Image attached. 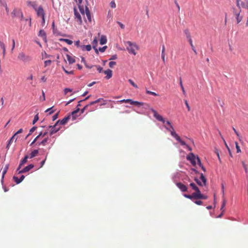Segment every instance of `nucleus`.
Returning <instances> with one entry per match:
<instances>
[{
    "instance_id": "obj_1",
    "label": "nucleus",
    "mask_w": 248,
    "mask_h": 248,
    "mask_svg": "<svg viewBox=\"0 0 248 248\" xmlns=\"http://www.w3.org/2000/svg\"><path fill=\"white\" fill-rule=\"evenodd\" d=\"M184 196L191 200L192 199L205 200L207 198V197L202 194L200 191H198V192H194L191 195L184 194Z\"/></svg>"
},
{
    "instance_id": "obj_2",
    "label": "nucleus",
    "mask_w": 248,
    "mask_h": 248,
    "mask_svg": "<svg viewBox=\"0 0 248 248\" xmlns=\"http://www.w3.org/2000/svg\"><path fill=\"white\" fill-rule=\"evenodd\" d=\"M17 59L20 61H21L24 63H29L32 60V58L31 56L26 55L24 52H20L18 56Z\"/></svg>"
},
{
    "instance_id": "obj_3",
    "label": "nucleus",
    "mask_w": 248,
    "mask_h": 248,
    "mask_svg": "<svg viewBox=\"0 0 248 248\" xmlns=\"http://www.w3.org/2000/svg\"><path fill=\"white\" fill-rule=\"evenodd\" d=\"M233 14L236 20L237 24H239L243 20V15L242 10H237L235 8L233 9Z\"/></svg>"
},
{
    "instance_id": "obj_4",
    "label": "nucleus",
    "mask_w": 248,
    "mask_h": 248,
    "mask_svg": "<svg viewBox=\"0 0 248 248\" xmlns=\"http://www.w3.org/2000/svg\"><path fill=\"white\" fill-rule=\"evenodd\" d=\"M128 46H127V50L129 53H132L134 55H136V50L139 49V47L136 45L135 43H132L130 41H127L126 42Z\"/></svg>"
},
{
    "instance_id": "obj_5",
    "label": "nucleus",
    "mask_w": 248,
    "mask_h": 248,
    "mask_svg": "<svg viewBox=\"0 0 248 248\" xmlns=\"http://www.w3.org/2000/svg\"><path fill=\"white\" fill-rule=\"evenodd\" d=\"M117 102H120L121 103H129L131 105H133L135 106H143L144 104L143 102H140L137 101H133L130 99H123L120 101H118Z\"/></svg>"
},
{
    "instance_id": "obj_6",
    "label": "nucleus",
    "mask_w": 248,
    "mask_h": 248,
    "mask_svg": "<svg viewBox=\"0 0 248 248\" xmlns=\"http://www.w3.org/2000/svg\"><path fill=\"white\" fill-rule=\"evenodd\" d=\"M47 128V130L50 128L49 131L50 136H52L57 132L61 128L60 127H58V125H56V123L54 125H49Z\"/></svg>"
},
{
    "instance_id": "obj_7",
    "label": "nucleus",
    "mask_w": 248,
    "mask_h": 248,
    "mask_svg": "<svg viewBox=\"0 0 248 248\" xmlns=\"http://www.w3.org/2000/svg\"><path fill=\"white\" fill-rule=\"evenodd\" d=\"M170 134L181 145H186V142L182 140L178 135L174 131V130H169Z\"/></svg>"
},
{
    "instance_id": "obj_8",
    "label": "nucleus",
    "mask_w": 248,
    "mask_h": 248,
    "mask_svg": "<svg viewBox=\"0 0 248 248\" xmlns=\"http://www.w3.org/2000/svg\"><path fill=\"white\" fill-rule=\"evenodd\" d=\"M12 14L15 16L20 18L21 20L24 19L23 13L20 9H15L12 12Z\"/></svg>"
},
{
    "instance_id": "obj_9",
    "label": "nucleus",
    "mask_w": 248,
    "mask_h": 248,
    "mask_svg": "<svg viewBox=\"0 0 248 248\" xmlns=\"http://www.w3.org/2000/svg\"><path fill=\"white\" fill-rule=\"evenodd\" d=\"M151 111L154 114V116L159 121H160L163 123H165V121L164 119L162 117V116L158 114L157 111L155 110L154 108H151Z\"/></svg>"
},
{
    "instance_id": "obj_10",
    "label": "nucleus",
    "mask_w": 248,
    "mask_h": 248,
    "mask_svg": "<svg viewBox=\"0 0 248 248\" xmlns=\"http://www.w3.org/2000/svg\"><path fill=\"white\" fill-rule=\"evenodd\" d=\"M48 130L47 129L44 132H40V133L39 134V135L34 139V140L31 143V145H32L34 143H35L37 141V140L39 139L40 137H45L47 135V134L48 133Z\"/></svg>"
},
{
    "instance_id": "obj_11",
    "label": "nucleus",
    "mask_w": 248,
    "mask_h": 248,
    "mask_svg": "<svg viewBox=\"0 0 248 248\" xmlns=\"http://www.w3.org/2000/svg\"><path fill=\"white\" fill-rule=\"evenodd\" d=\"M34 167V165L32 164H31L29 165L28 166L25 167L24 169H23L21 170H19L18 173H25L29 171L31 169H32Z\"/></svg>"
},
{
    "instance_id": "obj_12",
    "label": "nucleus",
    "mask_w": 248,
    "mask_h": 248,
    "mask_svg": "<svg viewBox=\"0 0 248 248\" xmlns=\"http://www.w3.org/2000/svg\"><path fill=\"white\" fill-rule=\"evenodd\" d=\"M70 115H68L66 117H65L62 120H59L56 122V125H58L59 124H60L61 125H64L65 124H66L68 122V121L70 119Z\"/></svg>"
},
{
    "instance_id": "obj_13",
    "label": "nucleus",
    "mask_w": 248,
    "mask_h": 248,
    "mask_svg": "<svg viewBox=\"0 0 248 248\" xmlns=\"http://www.w3.org/2000/svg\"><path fill=\"white\" fill-rule=\"evenodd\" d=\"M176 186L182 192H186L187 191V187L185 185L181 182L177 183L176 184Z\"/></svg>"
},
{
    "instance_id": "obj_14",
    "label": "nucleus",
    "mask_w": 248,
    "mask_h": 248,
    "mask_svg": "<svg viewBox=\"0 0 248 248\" xmlns=\"http://www.w3.org/2000/svg\"><path fill=\"white\" fill-rule=\"evenodd\" d=\"M35 10L38 16L42 17L45 16V12L42 6H40L38 8H37Z\"/></svg>"
},
{
    "instance_id": "obj_15",
    "label": "nucleus",
    "mask_w": 248,
    "mask_h": 248,
    "mask_svg": "<svg viewBox=\"0 0 248 248\" xmlns=\"http://www.w3.org/2000/svg\"><path fill=\"white\" fill-rule=\"evenodd\" d=\"M29 158V156L28 155H26L25 156L24 158L21 161L19 165V166L17 169V171H18V170H19L21 166L24 165L25 163H26L27 162V159Z\"/></svg>"
},
{
    "instance_id": "obj_16",
    "label": "nucleus",
    "mask_w": 248,
    "mask_h": 248,
    "mask_svg": "<svg viewBox=\"0 0 248 248\" xmlns=\"http://www.w3.org/2000/svg\"><path fill=\"white\" fill-rule=\"evenodd\" d=\"M74 15L75 17L77 18L78 21L79 22L80 24L82 23V18L80 15V14L78 13L76 8H74Z\"/></svg>"
},
{
    "instance_id": "obj_17",
    "label": "nucleus",
    "mask_w": 248,
    "mask_h": 248,
    "mask_svg": "<svg viewBox=\"0 0 248 248\" xmlns=\"http://www.w3.org/2000/svg\"><path fill=\"white\" fill-rule=\"evenodd\" d=\"M24 178L25 176L23 175H21L19 179H18L17 177L14 176L13 177V179L16 182V183L18 184L24 180Z\"/></svg>"
},
{
    "instance_id": "obj_18",
    "label": "nucleus",
    "mask_w": 248,
    "mask_h": 248,
    "mask_svg": "<svg viewBox=\"0 0 248 248\" xmlns=\"http://www.w3.org/2000/svg\"><path fill=\"white\" fill-rule=\"evenodd\" d=\"M80 49L82 51H90L92 49L91 46L90 45H81L80 46Z\"/></svg>"
},
{
    "instance_id": "obj_19",
    "label": "nucleus",
    "mask_w": 248,
    "mask_h": 248,
    "mask_svg": "<svg viewBox=\"0 0 248 248\" xmlns=\"http://www.w3.org/2000/svg\"><path fill=\"white\" fill-rule=\"evenodd\" d=\"M48 140V138H45L41 142H37L36 144L38 146L43 145L44 146H46V143Z\"/></svg>"
},
{
    "instance_id": "obj_20",
    "label": "nucleus",
    "mask_w": 248,
    "mask_h": 248,
    "mask_svg": "<svg viewBox=\"0 0 248 248\" xmlns=\"http://www.w3.org/2000/svg\"><path fill=\"white\" fill-rule=\"evenodd\" d=\"M104 73L107 75L106 77V78L107 79H109L110 78H111L112 77V71L110 69H108L107 70H105L104 71Z\"/></svg>"
},
{
    "instance_id": "obj_21",
    "label": "nucleus",
    "mask_w": 248,
    "mask_h": 248,
    "mask_svg": "<svg viewBox=\"0 0 248 248\" xmlns=\"http://www.w3.org/2000/svg\"><path fill=\"white\" fill-rule=\"evenodd\" d=\"M27 5L28 6H31L32 7L34 10H35L37 8V3L35 1H27Z\"/></svg>"
},
{
    "instance_id": "obj_22",
    "label": "nucleus",
    "mask_w": 248,
    "mask_h": 248,
    "mask_svg": "<svg viewBox=\"0 0 248 248\" xmlns=\"http://www.w3.org/2000/svg\"><path fill=\"white\" fill-rule=\"evenodd\" d=\"M85 14H86V16H87L88 20L89 21V22H91V20H92L91 15L90 12L87 7H86Z\"/></svg>"
},
{
    "instance_id": "obj_23",
    "label": "nucleus",
    "mask_w": 248,
    "mask_h": 248,
    "mask_svg": "<svg viewBox=\"0 0 248 248\" xmlns=\"http://www.w3.org/2000/svg\"><path fill=\"white\" fill-rule=\"evenodd\" d=\"M107 42V37L105 35H102L100 39V44L101 45L105 44Z\"/></svg>"
},
{
    "instance_id": "obj_24",
    "label": "nucleus",
    "mask_w": 248,
    "mask_h": 248,
    "mask_svg": "<svg viewBox=\"0 0 248 248\" xmlns=\"http://www.w3.org/2000/svg\"><path fill=\"white\" fill-rule=\"evenodd\" d=\"M66 58L70 64L73 63L75 62V58L68 54L66 55Z\"/></svg>"
},
{
    "instance_id": "obj_25",
    "label": "nucleus",
    "mask_w": 248,
    "mask_h": 248,
    "mask_svg": "<svg viewBox=\"0 0 248 248\" xmlns=\"http://www.w3.org/2000/svg\"><path fill=\"white\" fill-rule=\"evenodd\" d=\"M189 186L190 187H191L193 190L195 191V192H198V191H200L198 186L194 183H190Z\"/></svg>"
},
{
    "instance_id": "obj_26",
    "label": "nucleus",
    "mask_w": 248,
    "mask_h": 248,
    "mask_svg": "<svg viewBox=\"0 0 248 248\" xmlns=\"http://www.w3.org/2000/svg\"><path fill=\"white\" fill-rule=\"evenodd\" d=\"M38 154V150H34L30 154V155H29V158H33L34 157L36 156Z\"/></svg>"
},
{
    "instance_id": "obj_27",
    "label": "nucleus",
    "mask_w": 248,
    "mask_h": 248,
    "mask_svg": "<svg viewBox=\"0 0 248 248\" xmlns=\"http://www.w3.org/2000/svg\"><path fill=\"white\" fill-rule=\"evenodd\" d=\"M194 158H197V157H196L195 156V155L192 153H190L187 156H186V159L188 160H189L190 161H192V160H193V159Z\"/></svg>"
},
{
    "instance_id": "obj_28",
    "label": "nucleus",
    "mask_w": 248,
    "mask_h": 248,
    "mask_svg": "<svg viewBox=\"0 0 248 248\" xmlns=\"http://www.w3.org/2000/svg\"><path fill=\"white\" fill-rule=\"evenodd\" d=\"M187 40L191 39L190 33L188 29H185L184 31Z\"/></svg>"
},
{
    "instance_id": "obj_29",
    "label": "nucleus",
    "mask_w": 248,
    "mask_h": 248,
    "mask_svg": "<svg viewBox=\"0 0 248 248\" xmlns=\"http://www.w3.org/2000/svg\"><path fill=\"white\" fill-rule=\"evenodd\" d=\"M38 35L43 38H46V34L45 32L43 30H40L39 32Z\"/></svg>"
},
{
    "instance_id": "obj_30",
    "label": "nucleus",
    "mask_w": 248,
    "mask_h": 248,
    "mask_svg": "<svg viewBox=\"0 0 248 248\" xmlns=\"http://www.w3.org/2000/svg\"><path fill=\"white\" fill-rule=\"evenodd\" d=\"M197 161H198V164L199 165V166L201 167L202 169L204 171H205V168L203 166V165L202 164V163H201V161L200 160V159L199 158V157L198 156H197Z\"/></svg>"
},
{
    "instance_id": "obj_31",
    "label": "nucleus",
    "mask_w": 248,
    "mask_h": 248,
    "mask_svg": "<svg viewBox=\"0 0 248 248\" xmlns=\"http://www.w3.org/2000/svg\"><path fill=\"white\" fill-rule=\"evenodd\" d=\"M60 40L64 41L69 45H72L73 44V41L68 39H60Z\"/></svg>"
},
{
    "instance_id": "obj_32",
    "label": "nucleus",
    "mask_w": 248,
    "mask_h": 248,
    "mask_svg": "<svg viewBox=\"0 0 248 248\" xmlns=\"http://www.w3.org/2000/svg\"><path fill=\"white\" fill-rule=\"evenodd\" d=\"M241 163H242V165L245 170V171L246 173H247L248 172V166L246 164L245 162L244 161H241Z\"/></svg>"
},
{
    "instance_id": "obj_33",
    "label": "nucleus",
    "mask_w": 248,
    "mask_h": 248,
    "mask_svg": "<svg viewBox=\"0 0 248 248\" xmlns=\"http://www.w3.org/2000/svg\"><path fill=\"white\" fill-rule=\"evenodd\" d=\"M97 38L96 37H95L92 42L93 47V48H95V47L97 46Z\"/></svg>"
},
{
    "instance_id": "obj_34",
    "label": "nucleus",
    "mask_w": 248,
    "mask_h": 248,
    "mask_svg": "<svg viewBox=\"0 0 248 248\" xmlns=\"http://www.w3.org/2000/svg\"><path fill=\"white\" fill-rule=\"evenodd\" d=\"M102 100H103V98H99V99H97L95 101H92L91 103H90V105H91H91H94L95 104H96V103H99L100 102H101Z\"/></svg>"
},
{
    "instance_id": "obj_35",
    "label": "nucleus",
    "mask_w": 248,
    "mask_h": 248,
    "mask_svg": "<svg viewBox=\"0 0 248 248\" xmlns=\"http://www.w3.org/2000/svg\"><path fill=\"white\" fill-rule=\"evenodd\" d=\"M37 127L36 126H33L32 127L29 131V134H28L27 137H28L32 134V133L36 130Z\"/></svg>"
},
{
    "instance_id": "obj_36",
    "label": "nucleus",
    "mask_w": 248,
    "mask_h": 248,
    "mask_svg": "<svg viewBox=\"0 0 248 248\" xmlns=\"http://www.w3.org/2000/svg\"><path fill=\"white\" fill-rule=\"evenodd\" d=\"M200 179H201L202 181V182L203 184H204L205 185L206 182V179L202 173H201V174Z\"/></svg>"
},
{
    "instance_id": "obj_37",
    "label": "nucleus",
    "mask_w": 248,
    "mask_h": 248,
    "mask_svg": "<svg viewBox=\"0 0 248 248\" xmlns=\"http://www.w3.org/2000/svg\"><path fill=\"white\" fill-rule=\"evenodd\" d=\"M79 108H78L76 110L73 111L72 113H71V115L73 117V120H75L76 119V116H74V114H77L79 111Z\"/></svg>"
},
{
    "instance_id": "obj_38",
    "label": "nucleus",
    "mask_w": 248,
    "mask_h": 248,
    "mask_svg": "<svg viewBox=\"0 0 248 248\" xmlns=\"http://www.w3.org/2000/svg\"><path fill=\"white\" fill-rule=\"evenodd\" d=\"M146 93L147 94H151V95H154V96H157L158 95L155 93L150 91L147 90H146Z\"/></svg>"
},
{
    "instance_id": "obj_39",
    "label": "nucleus",
    "mask_w": 248,
    "mask_h": 248,
    "mask_svg": "<svg viewBox=\"0 0 248 248\" xmlns=\"http://www.w3.org/2000/svg\"><path fill=\"white\" fill-rule=\"evenodd\" d=\"M8 169V165H6L2 171V180L3 179L4 175L6 173Z\"/></svg>"
},
{
    "instance_id": "obj_40",
    "label": "nucleus",
    "mask_w": 248,
    "mask_h": 248,
    "mask_svg": "<svg viewBox=\"0 0 248 248\" xmlns=\"http://www.w3.org/2000/svg\"><path fill=\"white\" fill-rule=\"evenodd\" d=\"M235 144L236 148V152L237 153H240L241 152V150L240 149V146L238 145V143L237 142H235Z\"/></svg>"
},
{
    "instance_id": "obj_41",
    "label": "nucleus",
    "mask_w": 248,
    "mask_h": 248,
    "mask_svg": "<svg viewBox=\"0 0 248 248\" xmlns=\"http://www.w3.org/2000/svg\"><path fill=\"white\" fill-rule=\"evenodd\" d=\"M39 120L38 114H37L34 117V119L32 121V124H34Z\"/></svg>"
},
{
    "instance_id": "obj_42",
    "label": "nucleus",
    "mask_w": 248,
    "mask_h": 248,
    "mask_svg": "<svg viewBox=\"0 0 248 248\" xmlns=\"http://www.w3.org/2000/svg\"><path fill=\"white\" fill-rule=\"evenodd\" d=\"M128 82L130 83V84L133 86L134 87L136 88H138V86L134 82V81L131 79H129L128 80Z\"/></svg>"
},
{
    "instance_id": "obj_43",
    "label": "nucleus",
    "mask_w": 248,
    "mask_h": 248,
    "mask_svg": "<svg viewBox=\"0 0 248 248\" xmlns=\"http://www.w3.org/2000/svg\"><path fill=\"white\" fill-rule=\"evenodd\" d=\"M0 47H1V48L3 50V53L4 55L5 53V51H6L5 46L3 43H1V42H0Z\"/></svg>"
},
{
    "instance_id": "obj_44",
    "label": "nucleus",
    "mask_w": 248,
    "mask_h": 248,
    "mask_svg": "<svg viewBox=\"0 0 248 248\" xmlns=\"http://www.w3.org/2000/svg\"><path fill=\"white\" fill-rule=\"evenodd\" d=\"M195 181L197 182V183L199 185V186H204L205 185L204 184H203L202 183V181H200L199 179H198L197 178H195Z\"/></svg>"
},
{
    "instance_id": "obj_45",
    "label": "nucleus",
    "mask_w": 248,
    "mask_h": 248,
    "mask_svg": "<svg viewBox=\"0 0 248 248\" xmlns=\"http://www.w3.org/2000/svg\"><path fill=\"white\" fill-rule=\"evenodd\" d=\"M116 64L115 62L111 61L109 62V66L111 68H112L114 65Z\"/></svg>"
},
{
    "instance_id": "obj_46",
    "label": "nucleus",
    "mask_w": 248,
    "mask_h": 248,
    "mask_svg": "<svg viewBox=\"0 0 248 248\" xmlns=\"http://www.w3.org/2000/svg\"><path fill=\"white\" fill-rule=\"evenodd\" d=\"M107 48V46H104L102 47H99V50L101 52H104Z\"/></svg>"
},
{
    "instance_id": "obj_47",
    "label": "nucleus",
    "mask_w": 248,
    "mask_h": 248,
    "mask_svg": "<svg viewBox=\"0 0 248 248\" xmlns=\"http://www.w3.org/2000/svg\"><path fill=\"white\" fill-rule=\"evenodd\" d=\"M91 106V105H90V104L86 105L81 110V113H83L85 110L87 109L88 108L89 106Z\"/></svg>"
},
{
    "instance_id": "obj_48",
    "label": "nucleus",
    "mask_w": 248,
    "mask_h": 248,
    "mask_svg": "<svg viewBox=\"0 0 248 248\" xmlns=\"http://www.w3.org/2000/svg\"><path fill=\"white\" fill-rule=\"evenodd\" d=\"M45 66H46L47 65H50L51 63V60H47L45 62Z\"/></svg>"
},
{
    "instance_id": "obj_49",
    "label": "nucleus",
    "mask_w": 248,
    "mask_h": 248,
    "mask_svg": "<svg viewBox=\"0 0 248 248\" xmlns=\"http://www.w3.org/2000/svg\"><path fill=\"white\" fill-rule=\"evenodd\" d=\"M80 42L79 40H78L75 42V46H76L80 48V46L81 45H80Z\"/></svg>"
},
{
    "instance_id": "obj_50",
    "label": "nucleus",
    "mask_w": 248,
    "mask_h": 248,
    "mask_svg": "<svg viewBox=\"0 0 248 248\" xmlns=\"http://www.w3.org/2000/svg\"><path fill=\"white\" fill-rule=\"evenodd\" d=\"M79 11H80L81 14L83 15H84L85 12H84L83 8L81 7V6H79Z\"/></svg>"
},
{
    "instance_id": "obj_51",
    "label": "nucleus",
    "mask_w": 248,
    "mask_h": 248,
    "mask_svg": "<svg viewBox=\"0 0 248 248\" xmlns=\"http://www.w3.org/2000/svg\"><path fill=\"white\" fill-rule=\"evenodd\" d=\"M185 105H186V108H187L188 111H190V106H189V104L188 103L187 101V100H185Z\"/></svg>"
},
{
    "instance_id": "obj_52",
    "label": "nucleus",
    "mask_w": 248,
    "mask_h": 248,
    "mask_svg": "<svg viewBox=\"0 0 248 248\" xmlns=\"http://www.w3.org/2000/svg\"><path fill=\"white\" fill-rule=\"evenodd\" d=\"M110 5L111 8H115L116 7V4L114 1H112L110 3Z\"/></svg>"
},
{
    "instance_id": "obj_53",
    "label": "nucleus",
    "mask_w": 248,
    "mask_h": 248,
    "mask_svg": "<svg viewBox=\"0 0 248 248\" xmlns=\"http://www.w3.org/2000/svg\"><path fill=\"white\" fill-rule=\"evenodd\" d=\"M52 108H49L48 109H47L45 112H49V114H52V113L54 112V110H52Z\"/></svg>"
},
{
    "instance_id": "obj_54",
    "label": "nucleus",
    "mask_w": 248,
    "mask_h": 248,
    "mask_svg": "<svg viewBox=\"0 0 248 248\" xmlns=\"http://www.w3.org/2000/svg\"><path fill=\"white\" fill-rule=\"evenodd\" d=\"M72 89H69V88H65L64 90V93L65 94H67L68 92H72Z\"/></svg>"
},
{
    "instance_id": "obj_55",
    "label": "nucleus",
    "mask_w": 248,
    "mask_h": 248,
    "mask_svg": "<svg viewBox=\"0 0 248 248\" xmlns=\"http://www.w3.org/2000/svg\"><path fill=\"white\" fill-rule=\"evenodd\" d=\"M17 135L16 134V133H15L12 137L11 138L14 140H15V141H16V140L17 139Z\"/></svg>"
},
{
    "instance_id": "obj_56",
    "label": "nucleus",
    "mask_w": 248,
    "mask_h": 248,
    "mask_svg": "<svg viewBox=\"0 0 248 248\" xmlns=\"http://www.w3.org/2000/svg\"><path fill=\"white\" fill-rule=\"evenodd\" d=\"M117 59V55L115 54V55L111 56V57L109 59V60H116Z\"/></svg>"
},
{
    "instance_id": "obj_57",
    "label": "nucleus",
    "mask_w": 248,
    "mask_h": 248,
    "mask_svg": "<svg viewBox=\"0 0 248 248\" xmlns=\"http://www.w3.org/2000/svg\"><path fill=\"white\" fill-rule=\"evenodd\" d=\"M117 24L120 26L121 29H124V25L121 22L118 21Z\"/></svg>"
},
{
    "instance_id": "obj_58",
    "label": "nucleus",
    "mask_w": 248,
    "mask_h": 248,
    "mask_svg": "<svg viewBox=\"0 0 248 248\" xmlns=\"http://www.w3.org/2000/svg\"><path fill=\"white\" fill-rule=\"evenodd\" d=\"M95 66L96 67L97 70L98 71L99 73L102 72L103 69L101 67H100V66H96V65H95Z\"/></svg>"
},
{
    "instance_id": "obj_59",
    "label": "nucleus",
    "mask_w": 248,
    "mask_h": 248,
    "mask_svg": "<svg viewBox=\"0 0 248 248\" xmlns=\"http://www.w3.org/2000/svg\"><path fill=\"white\" fill-rule=\"evenodd\" d=\"M58 113H57L53 116L52 120L55 121V120H56L58 118Z\"/></svg>"
},
{
    "instance_id": "obj_60",
    "label": "nucleus",
    "mask_w": 248,
    "mask_h": 248,
    "mask_svg": "<svg viewBox=\"0 0 248 248\" xmlns=\"http://www.w3.org/2000/svg\"><path fill=\"white\" fill-rule=\"evenodd\" d=\"M196 160H197V158H194L193 160H192V161H190V162L194 166H195L196 164Z\"/></svg>"
},
{
    "instance_id": "obj_61",
    "label": "nucleus",
    "mask_w": 248,
    "mask_h": 248,
    "mask_svg": "<svg viewBox=\"0 0 248 248\" xmlns=\"http://www.w3.org/2000/svg\"><path fill=\"white\" fill-rule=\"evenodd\" d=\"M197 205H202V202L201 201H195L194 202Z\"/></svg>"
},
{
    "instance_id": "obj_62",
    "label": "nucleus",
    "mask_w": 248,
    "mask_h": 248,
    "mask_svg": "<svg viewBox=\"0 0 248 248\" xmlns=\"http://www.w3.org/2000/svg\"><path fill=\"white\" fill-rule=\"evenodd\" d=\"M63 69L64 70V71L67 74H73V71H68L67 70H66L64 68H63Z\"/></svg>"
},
{
    "instance_id": "obj_63",
    "label": "nucleus",
    "mask_w": 248,
    "mask_h": 248,
    "mask_svg": "<svg viewBox=\"0 0 248 248\" xmlns=\"http://www.w3.org/2000/svg\"><path fill=\"white\" fill-rule=\"evenodd\" d=\"M188 41L190 45L191 48L194 47V46L193 45L192 39H190L188 40Z\"/></svg>"
},
{
    "instance_id": "obj_64",
    "label": "nucleus",
    "mask_w": 248,
    "mask_h": 248,
    "mask_svg": "<svg viewBox=\"0 0 248 248\" xmlns=\"http://www.w3.org/2000/svg\"><path fill=\"white\" fill-rule=\"evenodd\" d=\"M165 54H161V58L164 63L165 62Z\"/></svg>"
}]
</instances>
